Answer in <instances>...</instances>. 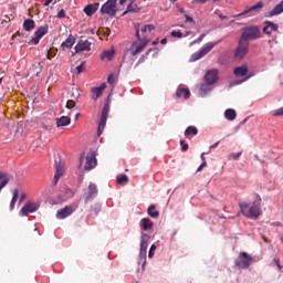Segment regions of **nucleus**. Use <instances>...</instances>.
<instances>
[{"mask_svg": "<svg viewBox=\"0 0 283 283\" xmlns=\"http://www.w3.org/2000/svg\"><path fill=\"white\" fill-rule=\"evenodd\" d=\"M176 96L177 98H185V101H187L191 96V92L189 91V88L180 87L177 88Z\"/></svg>", "mask_w": 283, "mask_h": 283, "instance_id": "obj_22", "label": "nucleus"}, {"mask_svg": "<svg viewBox=\"0 0 283 283\" xmlns=\"http://www.w3.org/2000/svg\"><path fill=\"white\" fill-rule=\"evenodd\" d=\"M205 167H207V161H202V164L198 167L197 171H202Z\"/></svg>", "mask_w": 283, "mask_h": 283, "instance_id": "obj_52", "label": "nucleus"}, {"mask_svg": "<svg viewBox=\"0 0 283 283\" xmlns=\"http://www.w3.org/2000/svg\"><path fill=\"white\" fill-rule=\"evenodd\" d=\"M233 74L237 78H242V76L244 78L239 80L234 83V85H242V83H247V81H249V78H252V76H254L255 74L253 73H249V64L244 63L241 66H238L233 70Z\"/></svg>", "mask_w": 283, "mask_h": 283, "instance_id": "obj_4", "label": "nucleus"}, {"mask_svg": "<svg viewBox=\"0 0 283 283\" xmlns=\"http://www.w3.org/2000/svg\"><path fill=\"white\" fill-rule=\"evenodd\" d=\"M218 45V42H208L199 51L191 55V61H200V59L207 56L211 50Z\"/></svg>", "mask_w": 283, "mask_h": 283, "instance_id": "obj_6", "label": "nucleus"}, {"mask_svg": "<svg viewBox=\"0 0 283 283\" xmlns=\"http://www.w3.org/2000/svg\"><path fill=\"white\" fill-rule=\"evenodd\" d=\"M140 63H145V55H142L138 60V62L135 64V67H138Z\"/></svg>", "mask_w": 283, "mask_h": 283, "instance_id": "obj_50", "label": "nucleus"}, {"mask_svg": "<svg viewBox=\"0 0 283 283\" xmlns=\"http://www.w3.org/2000/svg\"><path fill=\"white\" fill-rule=\"evenodd\" d=\"M99 3H93V4H87L84 9L83 12L84 14H86V17H92L93 14H95L98 11L99 8Z\"/></svg>", "mask_w": 283, "mask_h": 283, "instance_id": "obj_20", "label": "nucleus"}, {"mask_svg": "<svg viewBox=\"0 0 283 283\" xmlns=\"http://www.w3.org/2000/svg\"><path fill=\"white\" fill-rule=\"evenodd\" d=\"M265 27L263 28V33L268 34L269 36H271V34H273V32H277V30H280V25H277L276 23H273L271 21H265Z\"/></svg>", "mask_w": 283, "mask_h": 283, "instance_id": "obj_17", "label": "nucleus"}, {"mask_svg": "<svg viewBox=\"0 0 283 283\" xmlns=\"http://www.w3.org/2000/svg\"><path fill=\"white\" fill-rule=\"evenodd\" d=\"M41 206L39 203L28 201L24 207L20 210V216L25 217L28 213H34L39 211Z\"/></svg>", "mask_w": 283, "mask_h": 283, "instance_id": "obj_13", "label": "nucleus"}, {"mask_svg": "<svg viewBox=\"0 0 283 283\" xmlns=\"http://www.w3.org/2000/svg\"><path fill=\"white\" fill-rule=\"evenodd\" d=\"M19 200V190L18 189H14L13 190V197L11 199V202H10V210H14V205H17V201Z\"/></svg>", "mask_w": 283, "mask_h": 283, "instance_id": "obj_34", "label": "nucleus"}, {"mask_svg": "<svg viewBox=\"0 0 283 283\" xmlns=\"http://www.w3.org/2000/svg\"><path fill=\"white\" fill-rule=\"evenodd\" d=\"M92 211H94L95 216H98L101 212V205L96 203L92 207Z\"/></svg>", "mask_w": 283, "mask_h": 283, "instance_id": "obj_42", "label": "nucleus"}, {"mask_svg": "<svg viewBox=\"0 0 283 283\" xmlns=\"http://www.w3.org/2000/svg\"><path fill=\"white\" fill-rule=\"evenodd\" d=\"M127 182H129V177H127V175H122L120 177H117L118 185H127Z\"/></svg>", "mask_w": 283, "mask_h": 283, "instance_id": "obj_37", "label": "nucleus"}, {"mask_svg": "<svg viewBox=\"0 0 283 283\" xmlns=\"http://www.w3.org/2000/svg\"><path fill=\"white\" fill-rule=\"evenodd\" d=\"M224 116H226L227 120H235L238 113H235V109H233V108H228L224 112Z\"/></svg>", "mask_w": 283, "mask_h": 283, "instance_id": "obj_31", "label": "nucleus"}, {"mask_svg": "<svg viewBox=\"0 0 283 283\" xmlns=\"http://www.w3.org/2000/svg\"><path fill=\"white\" fill-rule=\"evenodd\" d=\"M55 56H56V50L50 49L48 51L46 59H49V61H52V59H54Z\"/></svg>", "mask_w": 283, "mask_h": 283, "instance_id": "obj_38", "label": "nucleus"}, {"mask_svg": "<svg viewBox=\"0 0 283 283\" xmlns=\"http://www.w3.org/2000/svg\"><path fill=\"white\" fill-rule=\"evenodd\" d=\"M155 29H156V27H154L153 24H146V25L142 27V29H139L143 34L142 39H143V36L147 38V32L148 33L153 32V30H155Z\"/></svg>", "mask_w": 283, "mask_h": 283, "instance_id": "obj_33", "label": "nucleus"}, {"mask_svg": "<svg viewBox=\"0 0 283 283\" xmlns=\"http://www.w3.org/2000/svg\"><path fill=\"white\" fill-rule=\"evenodd\" d=\"M283 12V0L276 4L271 11L270 17H277V14H282Z\"/></svg>", "mask_w": 283, "mask_h": 283, "instance_id": "obj_27", "label": "nucleus"}, {"mask_svg": "<svg viewBox=\"0 0 283 283\" xmlns=\"http://www.w3.org/2000/svg\"><path fill=\"white\" fill-rule=\"evenodd\" d=\"M184 134L186 138H191V136H198V129L196 126H188Z\"/></svg>", "mask_w": 283, "mask_h": 283, "instance_id": "obj_30", "label": "nucleus"}, {"mask_svg": "<svg viewBox=\"0 0 283 283\" xmlns=\"http://www.w3.org/2000/svg\"><path fill=\"white\" fill-rule=\"evenodd\" d=\"M105 87H107L105 84H102L99 87H93L92 93H93V101H98L101 96H103V92H105Z\"/></svg>", "mask_w": 283, "mask_h": 283, "instance_id": "obj_21", "label": "nucleus"}, {"mask_svg": "<svg viewBox=\"0 0 283 283\" xmlns=\"http://www.w3.org/2000/svg\"><path fill=\"white\" fill-rule=\"evenodd\" d=\"M273 116H283V107L274 111Z\"/></svg>", "mask_w": 283, "mask_h": 283, "instance_id": "obj_46", "label": "nucleus"}, {"mask_svg": "<svg viewBox=\"0 0 283 283\" xmlns=\"http://www.w3.org/2000/svg\"><path fill=\"white\" fill-rule=\"evenodd\" d=\"M241 213L245 218H258L260 216V203L253 202H240L239 203Z\"/></svg>", "mask_w": 283, "mask_h": 283, "instance_id": "obj_2", "label": "nucleus"}, {"mask_svg": "<svg viewBox=\"0 0 283 283\" xmlns=\"http://www.w3.org/2000/svg\"><path fill=\"white\" fill-rule=\"evenodd\" d=\"M94 167H96V157L94 156V154H88L86 156L84 169L85 171H91V169H94Z\"/></svg>", "mask_w": 283, "mask_h": 283, "instance_id": "obj_19", "label": "nucleus"}, {"mask_svg": "<svg viewBox=\"0 0 283 283\" xmlns=\"http://www.w3.org/2000/svg\"><path fill=\"white\" fill-rule=\"evenodd\" d=\"M127 3V0H119V6H125Z\"/></svg>", "mask_w": 283, "mask_h": 283, "instance_id": "obj_62", "label": "nucleus"}, {"mask_svg": "<svg viewBox=\"0 0 283 283\" xmlns=\"http://www.w3.org/2000/svg\"><path fill=\"white\" fill-rule=\"evenodd\" d=\"M45 34H48V25L38 28L33 36L31 38V43L33 45H39V41H41V39H43Z\"/></svg>", "mask_w": 283, "mask_h": 283, "instance_id": "obj_11", "label": "nucleus"}, {"mask_svg": "<svg viewBox=\"0 0 283 283\" xmlns=\"http://www.w3.org/2000/svg\"><path fill=\"white\" fill-rule=\"evenodd\" d=\"M65 17H66L65 9L60 10L57 13V19H65Z\"/></svg>", "mask_w": 283, "mask_h": 283, "instance_id": "obj_45", "label": "nucleus"}, {"mask_svg": "<svg viewBox=\"0 0 283 283\" xmlns=\"http://www.w3.org/2000/svg\"><path fill=\"white\" fill-rule=\"evenodd\" d=\"M135 30V36L136 39H138V41L133 42L130 48L128 49V52H130L132 56L140 54V52H143V50L147 48V43H149L146 36L140 38V25H136Z\"/></svg>", "mask_w": 283, "mask_h": 283, "instance_id": "obj_1", "label": "nucleus"}, {"mask_svg": "<svg viewBox=\"0 0 283 283\" xmlns=\"http://www.w3.org/2000/svg\"><path fill=\"white\" fill-rule=\"evenodd\" d=\"M218 145H220V142H217L216 144L210 146V149H216V147H218Z\"/></svg>", "mask_w": 283, "mask_h": 283, "instance_id": "obj_58", "label": "nucleus"}, {"mask_svg": "<svg viewBox=\"0 0 283 283\" xmlns=\"http://www.w3.org/2000/svg\"><path fill=\"white\" fill-rule=\"evenodd\" d=\"M156 249H157L156 244H153L150 247L149 252H148V258H150V259L154 258V255L156 253Z\"/></svg>", "mask_w": 283, "mask_h": 283, "instance_id": "obj_40", "label": "nucleus"}, {"mask_svg": "<svg viewBox=\"0 0 283 283\" xmlns=\"http://www.w3.org/2000/svg\"><path fill=\"white\" fill-rule=\"evenodd\" d=\"M219 18L221 19V21H224V19H227V17L222 14H219Z\"/></svg>", "mask_w": 283, "mask_h": 283, "instance_id": "obj_63", "label": "nucleus"}, {"mask_svg": "<svg viewBox=\"0 0 283 283\" xmlns=\"http://www.w3.org/2000/svg\"><path fill=\"white\" fill-rule=\"evenodd\" d=\"M72 123V118L67 116H62L60 118H56V127H67Z\"/></svg>", "mask_w": 283, "mask_h": 283, "instance_id": "obj_24", "label": "nucleus"}, {"mask_svg": "<svg viewBox=\"0 0 283 283\" xmlns=\"http://www.w3.org/2000/svg\"><path fill=\"white\" fill-rule=\"evenodd\" d=\"M171 36L177 38V39H182V32L180 31H171Z\"/></svg>", "mask_w": 283, "mask_h": 283, "instance_id": "obj_44", "label": "nucleus"}, {"mask_svg": "<svg viewBox=\"0 0 283 283\" xmlns=\"http://www.w3.org/2000/svg\"><path fill=\"white\" fill-rule=\"evenodd\" d=\"M186 22L187 23H193V18H191L190 15L186 14Z\"/></svg>", "mask_w": 283, "mask_h": 283, "instance_id": "obj_53", "label": "nucleus"}, {"mask_svg": "<svg viewBox=\"0 0 283 283\" xmlns=\"http://www.w3.org/2000/svg\"><path fill=\"white\" fill-rule=\"evenodd\" d=\"M242 156V151H240V153H232L231 155H230V158L232 159V160H239V158Z\"/></svg>", "mask_w": 283, "mask_h": 283, "instance_id": "obj_43", "label": "nucleus"}, {"mask_svg": "<svg viewBox=\"0 0 283 283\" xmlns=\"http://www.w3.org/2000/svg\"><path fill=\"white\" fill-rule=\"evenodd\" d=\"M107 83H109V85H114V75H108Z\"/></svg>", "mask_w": 283, "mask_h": 283, "instance_id": "obj_51", "label": "nucleus"}, {"mask_svg": "<svg viewBox=\"0 0 283 283\" xmlns=\"http://www.w3.org/2000/svg\"><path fill=\"white\" fill-rule=\"evenodd\" d=\"M76 209H78V203H73L64 207L63 209L57 211V220H65V218H70V216H72Z\"/></svg>", "mask_w": 283, "mask_h": 283, "instance_id": "obj_10", "label": "nucleus"}, {"mask_svg": "<svg viewBox=\"0 0 283 283\" xmlns=\"http://www.w3.org/2000/svg\"><path fill=\"white\" fill-rule=\"evenodd\" d=\"M17 36H21V32H15L12 36L11 40L14 41V39H17Z\"/></svg>", "mask_w": 283, "mask_h": 283, "instance_id": "obj_55", "label": "nucleus"}, {"mask_svg": "<svg viewBox=\"0 0 283 283\" xmlns=\"http://www.w3.org/2000/svg\"><path fill=\"white\" fill-rule=\"evenodd\" d=\"M34 28H36V23L34 22V20H32V19L24 20L23 30H25V32H32V30H34Z\"/></svg>", "mask_w": 283, "mask_h": 283, "instance_id": "obj_25", "label": "nucleus"}, {"mask_svg": "<svg viewBox=\"0 0 283 283\" xmlns=\"http://www.w3.org/2000/svg\"><path fill=\"white\" fill-rule=\"evenodd\" d=\"M181 151H187L189 149V144L185 139L180 140Z\"/></svg>", "mask_w": 283, "mask_h": 283, "instance_id": "obj_41", "label": "nucleus"}, {"mask_svg": "<svg viewBox=\"0 0 283 283\" xmlns=\"http://www.w3.org/2000/svg\"><path fill=\"white\" fill-rule=\"evenodd\" d=\"M107 116H109V104H105L102 109V116L97 127V136H101L107 125Z\"/></svg>", "mask_w": 283, "mask_h": 283, "instance_id": "obj_9", "label": "nucleus"}, {"mask_svg": "<svg viewBox=\"0 0 283 283\" xmlns=\"http://www.w3.org/2000/svg\"><path fill=\"white\" fill-rule=\"evenodd\" d=\"M83 65H85V62H82V63L76 67L77 74H81V72H83V70L85 69Z\"/></svg>", "mask_w": 283, "mask_h": 283, "instance_id": "obj_48", "label": "nucleus"}, {"mask_svg": "<svg viewBox=\"0 0 283 283\" xmlns=\"http://www.w3.org/2000/svg\"><path fill=\"white\" fill-rule=\"evenodd\" d=\"M116 0H107L101 8V14H107L108 17H116L118 9L116 7Z\"/></svg>", "mask_w": 283, "mask_h": 283, "instance_id": "obj_8", "label": "nucleus"}, {"mask_svg": "<svg viewBox=\"0 0 283 283\" xmlns=\"http://www.w3.org/2000/svg\"><path fill=\"white\" fill-rule=\"evenodd\" d=\"M264 8V3L262 1L258 2L256 4L252 6L250 9L245 10L243 14H251V12H260Z\"/></svg>", "mask_w": 283, "mask_h": 283, "instance_id": "obj_26", "label": "nucleus"}, {"mask_svg": "<svg viewBox=\"0 0 283 283\" xmlns=\"http://www.w3.org/2000/svg\"><path fill=\"white\" fill-rule=\"evenodd\" d=\"M92 50V42H88L85 39H80L77 44L75 45V52L76 54L81 52H90Z\"/></svg>", "mask_w": 283, "mask_h": 283, "instance_id": "obj_14", "label": "nucleus"}, {"mask_svg": "<svg viewBox=\"0 0 283 283\" xmlns=\"http://www.w3.org/2000/svg\"><path fill=\"white\" fill-rule=\"evenodd\" d=\"M147 213L150 216V218H158L160 216V212L156 210V206L154 205L148 207Z\"/></svg>", "mask_w": 283, "mask_h": 283, "instance_id": "obj_32", "label": "nucleus"}, {"mask_svg": "<svg viewBox=\"0 0 283 283\" xmlns=\"http://www.w3.org/2000/svg\"><path fill=\"white\" fill-rule=\"evenodd\" d=\"M200 158H201L202 163H207V157H205V153L201 154Z\"/></svg>", "mask_w": 283, "mask_h": 283, "instance_id": "obj_57", "label": "nucleus"}, {"mask_svg": "<svg viewBox=\"0 0 283 283\" xmlns=\"http://www.w3.org/2000/svg\"><path fill=\"white\" fill-rule=\"evenodd\" d=\"M252 263H253V258H251V255H249V253L247 252H241L237 258V260L234 261V264L238 269H244V270L249 269V266H251Z\"/></svg>", "mask_w": 283, "mask_h": 283, "instance_id": "obj_7", "label": "nucleus"}, {"mask_svg": "<svg viewBox=\"0 0 283 283\" xmlns=\"http://www.w3.org/2000/svg\"><path fill=\"white\" fill-rule=\"evenodd\" d=\"M149 247V234L142 232L140 238V258H147V248Z\"/></svg>", "mask_w": 283, "mask_h": 283, "instance_id": "obj_12", "label": "nucleus"}, {"mask_svg": "<svg viewBox=\"0 0 283 283\" xmlns=\"http://www.w3.org/2000/svg\"><path fill=\"white\" fill-rule=\"evenodd\" d=\"M153 45H158V39L153 41Z\"/></svg>", "mask_w": 283, "mask_h": 283, "instance_id": "obj_64", "label": "nucleus"}, {"mask_svg": "<svg viewBox=\"0 0 283 283\" xmlns=\"http://www.w3.org/2000/svg\"><path fill=\"white\" fill-rule=\"evenodd\" d=\"M10 182V175L0 171V191Z\"/></svg>", "mask_w": 283, "mask_h": 283, "instance_id": "obj_28", "label": "nucleus"}, {"mask_svg": "<svg viewBox=\"0 0 283 283\" xmlns=\"http://www.w3.org/2000/svg\"><path fill=\"white\" fill-rule=\"evenodd\" d=\"M203 39H205V34H201V35L197 39L198 43H200V41H202Z\"/></svg>", "mask_w": 283, "mask_h": 283, "instance_id": "obj_60", "label": "nucleus"}, {"mask_svg": "<svg viewBox=\"0 0 283 283\" xmlns=\"http://www.w3.org/2000/svg\"><path fill=\"white\" fill-rule=\"evenodd\" d=\"M140 227L144 231H147L154 227V222H151V219L149 218H144L140 220Z\"/></svg>", "mask_w": 283, "mask_h": 283, "instance_id": "obj_29", "label": "nucleus"}, {"mask_svg": "<svg viewBox=\"0 0 283 283\" xmlns=\"http://www.w3.org/2000/svg\"><path fill=\"white\" fill-rule=\"evenodd\" d=\"M28 198V196L22 192L21 196H20V202H23V200H25Z\"/></svg>", "mask_w": 283, "mask_h": 283, "instance_id": "obj_54", "label": "nucleus"}, {"mask_svg": "<svg viewBox=\"0 0 283 283\" xmlns=\"http://www.w3.org/2000/svg\"><path fill=\"white\" fill-rule=\"evenodd\" d=\"M74 107H76V102H74L73 99H69L66 102V109H74Z\"/></svg>", "mask_w": 283, "mask_h": 283, "instance_id": "obj_39", "label": "nucleus"}, {"mask_svg": "<svg viewBox=\"0 0 283 283\" xmlns=\"http://www.w3.org/2000/svg\"><path fill=\"white\" fill-rule=\"evenodd\" d=\"M206 82L208 85H213V83H218V70L213 69L208 71L205 75Z\"/></svg>", "mask_w": 283, "mask_h": 283, "instance_id": "obj_18", "label": "nucleus"}, {"mask_svg": "<svg viewBox=\"0 0 283 283\" xmlns=\"http://www.w3.org/2000/svg\"><path fill=\"white\" fill-rule=\"evenodd\" d=\"M74 43H76V38L72 34H70L69 38L62 43L61 48H63V50H65V48L67 50H70V49H72Z\"/></svg>", "mask_w": 283, "mask_h": 283, "instance_id": "obj_23", "label": "nucleus"}, {"mask_svg": "<svg viewBox=\"0 0 283 283\" xmlns=\"http://www.w3.org/2000/svg\"><path fill=\"white\" fill-rule=\"evenodd\" d=\"M52 1H54V0H46V1L44 2V6H45V7L50 6V3H52Z\"/></svg>", "mask_w": 283, "mask_h": 283, "instance_id": "obj_61", "label": "nucleus"}, {"mask_svg": "<svg viewBox=\"0 0 283 283\" xmlns=\"http://www.w3.org/2000/svg\"><path fill=\"white\" fill-rule=\"evenodd\" d=\"M239 39H241V41H247L248 43L250 41H256V39H262V32L260 31V27L250 25L243 28V32Z\"/></svg>", "mask_w": 283, "mask_h": 283, "instance_id": "obj_3", "label": "nucleus"}, {"mask_svg": "<svg viewBox=\"0 0 283 283\" xmlns=\"http://www.w3.org/2000/svg\"><path fill=\"white\" fill-rule=\"evenodd\" d=\"M273 262H274V264H276L279 271H282V265L280 264V258H275V259L273 260Z\"/></svg>", "mask_w": 283, "mask_h": 283, "instance_id": "obj_49", "label": "nucleus"}, {"mask_svg": "<svg viewBox=\"0 0 283 283\" xmlns=\"http://www.w3.org/2000/svg\"><path fill=\"white\" fill-rule=\"evenodd\" d=\"M127 12H138V4L130 2L127 7V11H125L124 14H127Z\"/></svg>", "mask_w": 283, "mask_h": 283, "instance_id": "obj_36", "label": "nucleus"}, {"mask_svg": "<svg viewBox=\"0 0 283 283\" xmlns=\"http://www.w3.org/2000/svg\"><path fill=\"white\" fill-rule=\"evenodd\" d=\"M161 45H167V38H164L161 41H160Z\"/></svg>", "mask_w": 283, "mask_h": 283, "instance_id": "obj_59", "label": "nucleus"}, {"mask_svg": "<svg viewBox=\"0 0 283 283\" xmlns=\"http://www.w3.org/2000/svg\"><path fill=\"white\" fill-rule=\"evenodd\" d=\"M208 1H211V0H195V3H208Z\"/></svg>", "mask_w": 283, "mask_h": 283, "instance_id": "obj_56", "label": "nucleus"}, {"mask_svg": "<svg viewBox=\"0 0 283 283\" xmlns=\"http://www.w3.org/2000/svg\"><path fill=\"white\" fill-rule=\"evenodd\" d=\"M96 196H98V187L96 186V184H90L84 202L87 203L91 200H94V198H96Z\"/></svg>", "mask_w": 283, "mask_h": 283, "instance_id": "obj_15", "label": "nucleus"}, {"mask_svg": "<svg viewBox=\"0 0 283 283\" xmlns=\"http://www.w3.org/2000/svg\"><path fill=\"white\" fill-rule=\"evenodd\" d=\"M102 32L104 36H109V34H112V30H109L108 28L102 29Z\"/></svg>", "mask_w": 283, "mask_h": 283, "instance_id": "obj_47", "label": "nucleus"}, {"mask_svg": "<svg viewBox=\"0 0 283 283\" xmlns=\"http://www.w3.org/2000/svg\"><path fill=\"white\" fill-rule=\"evenodd\" d=\"M249 46L250 43L248 41L241 40L239 38L238 45L233 51V59H235V61H242V59L249 54Z\"/></svg>", "mask_w": 283, "mask_h": 283, "instance_id": "obj_5", "label": "nucleus"}, {"mask_svg": "<svg viewBox=\"0 0 283 283\" xmlns=\"http://www.w3.org/2000/svg\"><path fill=\"white\" fill-rule=\"evenodd\" d=\"M65 169V164H63V161L60 160H55V175H54V185H56L61 178V176H63V171Z\"/></svg>", "mask_w": 283, "mask_h": 283, "instance_id": "obj_16", "label": "nucleus"}, {"mask_svg": "<svg viewBox=\"0 0 283 283\" xmlns=\"http://www.w3.org/2000/svg\"><path fill=\"white\" fill-rule=\"evenodd\" d=\"M101 59L102 61H105V59H107V61H112V59H114V51H104Z\"/></svg>", "mask_w": 283, "mask_h": 283, "instance_id": "obj_35", "label": "nucleus"}]
</instances>
